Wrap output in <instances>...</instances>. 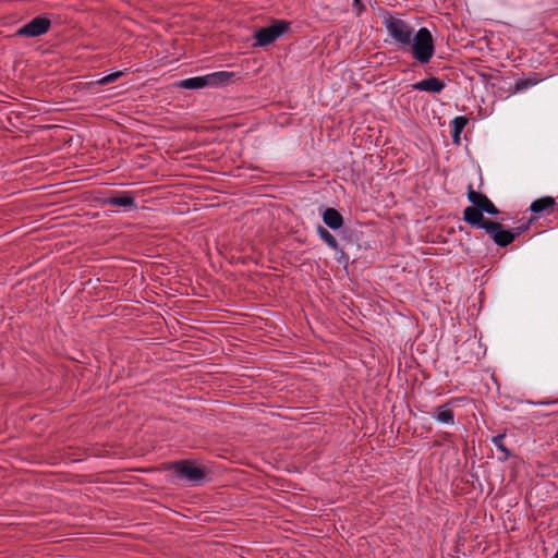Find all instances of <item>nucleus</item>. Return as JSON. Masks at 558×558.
Instances as JSON below:
<instances>
[{
  "instance_id": "1",
  "label": "nucleus",
  "mask_w": 558,
  "mask_h": 558,
  "mask_svg": "<svg viewBox=\"0 0 558 558\" xmlns=\"http://www.w3.org/2000/svg\"><path fill=\"white\" fill-rule=\"evenodd\" d=\"M384 26L392 43L402 51L410 52L420 63L426 64L435 53L434 38L430 31L421 27L414 31L407 21L390 14L385 16Z\"/></svg>"
},
{
  "instance_id": "2",
  "label": "nucleus",
  "mask_w": 558,
  "mask_h": 558,
  "mask_svg": "<svg viewBox=\"0 0 558 558\" xmlns=\"http://www.w3.org/2000/svg\"><path fill=\"white\" fill-rule=\"evenodd\" d=\"M166 470L172 471L180 480L193 486L202 485L209 476V469L193 460H180L168 463Z\"/></svg>"
},
{
  "instance_id": "3",
  "label": "nucleus",
  "mask_w": 558,
  "mask_h": 558,
  "mask_svg": "<svg viewBox=\"0 0 558 558\" xmlns=\"http://www.w3.org/2000/svg\"><path fill=\"white\" fill-rule=\"evenodd\" d=\"M235 73L228 71L214 72L203 76H194L181 80L177 86L185 89H201L205 87H220L230 84Z\"/></svg>"
},
{
  "instance_id": "4",
  "label": "nucleus",
  "mask_w": 558,
  "mask_h": 558,
  "mask_svg": "<svg viewBox=\"0 0 558 558\" xmlns=\"http://www.w3.org/2000/svg\"><path fill=\"white\" fill-rule=\"evenodd\" d=\"M466 196L472 206L464 208L463 220L473 227H477L487 221L488 219L484 218L481 214V208L488 197L485 194L475 191L471 184L468 186Z\"/></svg>"
},
{
  "instance_id": "5",
  "label": "nucleus",
  "mask_w": 558,
  "mask_h": 558,
  "mask_svg": "<svg viewBox=\"0 0 558 558\" xmlns=\"http://www.w3.org/2000/svg\"><path fill=\"white\" fill-rule=\"evenodd\" d=\"M476 228L484 229L490 236L495 244L500 247H506L511 244L515 239V233L511 230H506L500 222L488 219Z\"/></svg>"
},
{
  "instance_id": "6",
  "label": "nucleus",
  "mask_w": 558,
  "mask_h": 558,
  "mask_svg": "<svg viewBox=\"0 0 558 558\" xmlns=\"http://www.w3.org/2000/svg\"><path fill=\"white\" fill-rule=\"evenodd\" d=\"M289 28V23L283 20H276L269 26L262 27L255 32V39L258 46H267L277 40Z\"/></svg>"
},
{
  "instance_id": "7",
  "label": "nucleus",
  "mask_w": 558,
  "mask_h": 558,
  "mask_svg": "<svg viewBox=\"0 0 558 558\" xmlns=\"http://www.w3.org/2000/svg\"><path fill=\"white\" fill-rule=\"evenodd\" d=\"M51 27V21L45 16H36L16 31L21 37H38L46 34Z\"/></svg>"
},
{
  "instance_id": "8",
  "label": "nucleus",
  "mask_w": 558,
  "mask_h": 558,
  "mask_svg": "<svg viewBox=\"0 0 558 558\" xmlns=\"http://www.w3.org/2000/svg\"><path fill=\"white\" fill-rule=\"evenodd\" d=\"M105 204L117 207L136 208V201L131 192H113L106 198Z\"/></svg>"
},
{
  "instance_id": "9",
  "label": "nucleus",
  "mask_w": 558,
  "mask_h": 558,
  "mask_svg": "<svg viewBox=\"0 0 558 558\" xmlns=\"http://www.w3.org/2000/svg\"><path fill=\"white\" fill-rule=\"evenodd\" d=\"M446 84L438 77L430 76L428 78L416 82L412 85L414 90L439 94L444 90Z\"/></svg>"
},
{
  "instance_id": "10",
  "label": "nucleus",
  "mask_w": 558,
  "mask_h": 558,
  "mask_svg": "<svg viewBox=\"0 0 558 558\" xmlns=\"http://www.w3.org/2000/svg\"><path fill=\"white\" fill-rule=\"evenodd\" d=\"M323 221L326 226H328L332 230H338L343 226V217L341 214L335 208H326L323 211Z\"/></svg>"
},
{
  "instance_id": "11",
  "label": "nucleus",
  "mask_w": 558,
  "mask_h": 558,
  "mask_svg": "<svg viewBox=\"0 0 558 558\" xmlns=\"http://www.w3.org/2000/svg\"><path fill=\"white\" fill-rule=\"evenodd\" d=\"M468 122V118L463 116H458L451 121L450 125L452 129V143L454 145L459 146L461 144V133L463 132Z\"/></svg>"
},
{
  "instance_id": "12",
  "label": "nucleus",
  "mask_w": 558,
  "mask_h": 558,
  "mask_svg": "<svg viewBox=\"0 0 558 558\" xmlns=\"http://www.w3.org/2000/svg\"><path fill=\"white\" fill-rule=\"evenodd\" d=\"M433 417L437 422L442 423V424H449V425L454 424V413L451 409L448 408V403L438 407L436 409V412L433 415Z\"/></svg>"
},
{
  "instance_id": "13",
  "label": "nucleus",
  "mask_w": 558,
  "mask_h": 558,
  "mask_svg": "<svg viewBox=\"0 0 558 558\" xmlns=\"http://www.w3.org/2000/svg\"><path fill=\"white\" fill-rule=\"evenodd\" d=\"M555 205V199L550 196H545L538 199H535L531 206L530 210L534 214H539L544 210L551 208Z\"/></svg>"
},
{
  "instance_id": "14",
  "label": "nucleus",
  "mask_w": 558,
  "mask_h": 558,
  "mask_svg": "<svg viewBox=\"0 0 558 558\" xmlns=\"http://www.w3.org/2000/svg\"><path fill=\"white\" fill-rule=\"evenodd\" d=\"M319 238L332 250L338 251L339 243L336 238L323 226L317 227Z\"/></svg>"
},
{
  "instance_id": "15",
  "label": "nucleus",
  "mask_w": 558,
  "mask_h": 558,
  "mask_svg": "<svg viewBox=\"0 0 558 558\" xmlns=\"http://www.w3.org/2000/svg\"><path fill=\"white\" fill-rule=\"evenodd\" d=\"M505 434H499L497 436H494L492 438V442L495 445V447L500 451L502 452V457H499V460L500 461H506L509 459V457L511 456V452L510 450L505 446L504 444V439H505Z\"/></svg>"
},
{
  "instance_id": "16",
  "label": "nucleus",
  "mask_w": 558,
  "mask_h": 558,
  "mask_svg": "<svg viewBox=\"0 0 558 558\" xmlns=\"http://www.w3.org/2000/svg\"><path fill=\"white\" fill-rule=\"evenodd\" d=\"M122 75H123L122 71H117V72L110 73V74H108L106 76H102L101 78H99L96 82H94V84H96V85H107V84L116 82Z\"/></svg>"
},
{
  "instance_id": "17",
  "label": "nucleus",
  "mask_w": 558,
  "mask_h": 558,
  "mask_svg": "<svg viewBox=\"0 0 558 558\" xmlns=\"http://www.w3.org/2000/svg\"><path fill=\"white\" fill-rule=\"evenodd\" d=\"M536 83H537V81L531 80V78L520 80L515 83L514 93L523 92V90L534 86Z\"/></svg>"
},
{
  "instance_id": "18",
  "label": "nucleus",
  "mask_w": 558,
  "mask_h": 558,
  "mask_svg": "<svg viewBox=\"0 0 558 558\" xmlns=\"http://www.w3.org/2000/svg\"><path fill=\"white\" fill-rule=\"evenodd\" d=\"M483 213L489 214V215H498L499 209L495 206V204L487 198V201L484 203V205L481 208V214Z\"/></svg>"
},
{
  "instance_id": "19",
  "label": "nucleus",
  "mask_w": 558,
  "mask_h": 558,
  "mask_svg": "<svg viewBox=\"0 0 558 558\" xmlns=\"http://www.w3.org/2000/svg\"><path fill=\"white\" fill-rule=\"evenodd\" d=\"M354 7L359 10V12L365 10L364 4L362 3V0H353Z\"/></svg>"
},
{
  "instance_id": "20",
  "label": "nucleus",
  "mask_w": 558,
  "mask_h": 558,
  "mask_svg": "<svg viewBox=\"0 0 558 558\" xmlns=\"http://www.w3.org/2000/svg\"><path fill=\"white\" fill-rule=\"evenodd\" d=\"M354 7L359 10V12L365 10L364 4L362 3V0H353Z\"/></svg>"
}]
</instances>
